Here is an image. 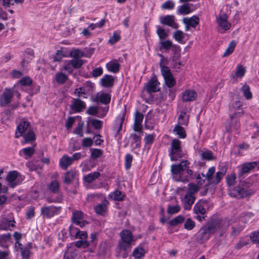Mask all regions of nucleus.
I'll return each mask as SVG.
<instances>
[{"label":"nucleus","instance_id":"nucleus-19","mask_svg":"<svg viewBox=\"0 0 259 259\" xmlns=\"http://www.w3.org/2000/svg\"><path fill=\"white\" fill-rule=\"evenodd\" d=\"M197 94L194 90H188L182 94V100L183 102H191L195 100Z\"/></svg>","mask_w":259,"mask_h":259},{"label":"nucleus","instance_id":"nucleus-58","mask_svg":"<svg viewBox=\"0 0 259 259\" xmlns=\"http://www.w3.org/2000/svg\"><path fill=\"white\" fill-rule=\"evenodd\" d=\"M32 82V79L27 76L22 78L19 80V83L23 86H29Z\"/></svg>","mask_w":259,"mask_h":259},{"label":"nucleus","instance_id":"nucleus-35","mask_svg":"<svg viewBox=\"0 0 259 259\" xmlns=\"http://www.w3.org/2000/svg\"><path fill=\"white\" fill-rule=\"evenodd\" d=\"M160 47L159 48V49L160 50H165L166 51L171 49V48L175 45L172 44V41L170 40L161 41L160 42Z\"/></svg>","mask_w":259,"mask_h":259},{"label":"nucleus","instance_id":"nucleus-33","mask_svg":"<svg viewBox=\"0 0 259 259\" xmlns=\"http://www.w3.org/2000/svg\"><path fill=\"white\" fill-rule=\"evenodd\" d=\"M236 46V43L235 41L234 40H232L223 54V57H225L232 54Z\"/></svg>","mask_w":259,"mask_h":259},{"label":"nucleus","instance_id":"nucleus-31","mask_svg":"<svg viewBox=\"0 0 259 259\" xmlns=\"http://www.w3.org/2000/svg\"><path fill=\"white\" fill-rule=\"evenodd\" d=\"M185 33L181 30L176 31L173 34L174 38L179 43L184 44V38H185Z\"/></svg>","mask_w":259,"mask_h":259},{"label":"nucleus","instance_id":"nucleus-17","mask_svg":"<svg viewBox=\"0 0 259 259\" xmlns=\"http://www.w3.org/2000/svg\"><path fill=\"white\" fill-rule=\"evenodd\" d=\"M256 165L257 163L255 161L242 164L238 173V177H242L244 174L248 173L250 170L255 168Z\"/></svg>","mask_w":259,"mask_h":259},{"label":"nucleus","instance_id":"nucleus-7","mask_svg":"<svg viewBox=\"0 0 259 259\" xmlns=\"http://www.w3.org/2000/svg\"><path fill=\"white\" fill-rule=\"evenodd\" d=\"M227 19L228 16L225 13L220 14L219 17L217 19L218 30L220 33H223L230 28L231 24L228 22Z\"/></svg>","mask_w":259,"mask_h":259},{"label":"nucleus","instance_id":"nucleus-57","mask_svg":"<svg viewBox=\"0 0 259 259\" xmlns=\"http://www.w3.org/2000/svg\"><path fill=\"white\" fill-rule=\"evenodd\" d=\"M75 245L78 248H87L90 245V242L86 240H80L75 242Z\"/></svg>","mask_w":259,"mask_h":259},{"label":"nucleus","instance_id":"nucleus-5","mask_svg":"<svg viewBox=\"0 0 259 259\" xmlns=\"http://www.w3.org/2000/svg\"><path fill=\"white\" fill-rule=\"evenodd\" d=\"M181 144V141L178 139L171 141L169 150V156L171 161H177L184 156Z\"/></svg>","mask_w":259,"mask_h":259},{"label":"nucleus","instance_id":"nucleus-13","mask_svg":"<svg viewBox=\"0 0 259 259\" xmlns=\"http://www.w3.org/2000/svg\"><path fill=\"white\" fill-rule=\"evenodd\" d=\"M70 108L73 112H80L85 108V103L79 99H73L71 101Z\"/></svg>","mask_w":259,"mask_h":259},{"label":"nucleus","instance_id":"nucleus-53","mask_svg":"<svg viewBox=\"0 0 259 259\" xmlns=\"http://www.w3.org/2000/svg\"><path fill=\"white\" fill-rule=\"evenodd\" d=\"M195 226V223L190 218H188L184 224V228L187 230H192Z\"/></svg>","mask_w":259,"mask_h":259},{"label":"nucleus","instance_id":"nucleus-38","mask_svg":"<svg viewBox=\"0 0 259 259\" xmlns=\"http://www.w3.org/2000/svg\"><path fill=\"white\" fill-rule=\"evenodd\" d=\"M70 61L72 64V66L75 69L80 68L84 62L83 60L80 58H73Z\"/></svg>","mask_w":259,"mask_h":259},{"label":"nucleus","instance_id":"nucleus-2","mask_svg":"<svg viewBox=\"0 0 259 259\" xmlns=\"http://www.w3.org/2000/svg\"><path fill=\"white\" fill-rule=\"evenodd\" d=\"M190 162L185 160L179 164L171 165V171L175 181L184 183L189 181L193 174V170L190 168Z\"/></svg>","mask_w":259,"mask_h":259},{"label":"nucleus","instance_id":"nucleus-48","mask_svg":"<svg viewBox=\"0 0 259 259\" xmlns=\"http://www.w3.org/2000/svg\"><path fill=\"white\" fill-rule=\"evenodd\" d=\"M215 172V168L214 167H211L209 168L206 173V174L205 175L203 173H201V175L203 177H205L206 179L207 180L209 183L210 182L212 176Z\"/></svg>","mask_w":259,"mask_h":259},{"label":"nucleus","instance_id":"nucleus-24","mask_svg":"<svg viewBox=\"0 0 259 259\" xmlns=\"http://www.w3.org/2000/svg\"><path fill=\"white\" fill-rule=\"evenodd\" d=\"M18 174L17 171L14 170L10 171L7 177V180L9 182L10 186L12 188H14L18 185V183L16 182Z\"/></svg>","mask_w":259,"mask_h":259},{"label":"nucleus","instance_id":"nucleus-16","mask_svg":"<svg viewBox=\"0 0 259 259\" xmlns=\"http://www.w3.org/2000/svg\"><path fill=\"white\" fill-rule=\"evenodd\" d=\"M159 83L156 78H152L147 82L145 89L148 93L156 92L160 90Z\"/></svg>","mask_w":259,"mask_h":259},{"label":"nucleus","instance_id":"nucleus-22","mask_svg":"<svg viewBox=\"0 0 259 259\" xmlns=\"http://www.w3.org/2000/svg\"><path fill=\"white\" fill-rule=\"evenodd\" d=\"M171 52L172 53L171 59L172 61H175L176 63H178L179 65H181V62L180 61L181 58V48L180 46L175 45L171 48Z\"/></svg>","mask_w":259,"mask_h":259},{"label":"nucleus","instance_id":"nucleus-45","mask_svg":"<svg viewBox=\"0 0 259 259\" xmlns=\"http://www.w3.org/2000/svg\"><path fill=\"white\" fill-rule=\"evenodd\" d=\"M191 11L188 4H183L178 9V12L182 15H187L191 13Z\"/></svg>","mask_w":259,"mask_h":259},{"label":"nucleus","instance_id":"nucleus-10","mask_svg":"<svg viewBox=\"0 0 259 259\" xmlns=\"http://www.w3.org/2000/svg\"><path fill=\"white\" fill-rule=\"evenodd\" d=\"M83 218L84 214L81 211L75 210L72 213L71 221L73 223L82 227L88 224L87 221L83 220Z\"/></svg>","mask_w":259,"mask_h":259},{"label":"nucleus","instance_id":"nucleus-49","mask_svg":"<svg viewBox=\"0 0 259 259\" xmlns=\"http://www.w3.org/2000/svg\"><path fill=\"white\" fill-rule=\"evenodd\" d=\"M227 183L229 187H233L236 182V175L234 173L229 175L226 177Z\"/></svg>","mask_w":259,"mask_h":259},{"label":"nucleus","instance_id":"nucleus-21","mask_svg":"<svg viewBox=\"0 0 259 259\" xmlns=\"http://www.w3.org/2000/svg\"><path fill=\"white\" fill-rule=\"evenodd\" d=\"M14 220H10L6 218L0 220V230H7L10 227H15Z\"/></svg>","mask_w":259,"mask_h":259},{"label":"nucleus","instance_id":"nucleus-26","mask_svg":"<svg viewBox=\"0 0 259 259\" xmlns=\"http://www.w3.org/2000/svg\"><path fill=\"white\" fill-rule=\"evenodd\" d=\"M11 235L7 233L0 235V246L7 248L11 243Z\"/></svg>","mask_w":259,"mask_h":259},{"label":"nucleus","instance_id":"nucleus-9","mask_svg":"<svg viewBox=\"0 0 259 259\" xmlns=\"http://www.w3.org/2000/svg\"><path fill=\"white\" fill-rule=\"evenodd\" d=\"M60 209V207H56L54 205L43 206L40 209V212L43 218H51L58 214Z\"/></svg>","mask_w":259,"mask_h":259},{"label":"nucleus","instance_id":"nucleus-15","mask_svg":"<svg viewBox=\"0 0 259 259\" xmlns=\"http://www.w3.org/2000/svg\"><path fill=\"white\" fill-rule=\"evenodd\" d=\"M143 118V114L137 110L135 113L134 124L133 127L135 132H141L142 131V123Z\"/></svg>","mask_w":259,"mask_h":259},{"label":"nucleus","instance_id":"nucleus-47","mask_svg":"<svg viewBox=\"0 0 259 259\" xmlns=\"http://www.w3.org/2000/svg\"><path fill=\"white\" fill-rule=\"evenodd\" d=\"M185 220V218L182 215H179L174 218L169 222V224L171 226H176L179 224L183 223Z\"/></svg>","mask_w":259,"mask_h":259},{"label":"nucleus","instance_id":"nucleus-51","mask_svg":"<svg viewBox=\"0 0 259 259\" xmlns=\"http://www.w3.org/2000/svg\"><path fill=\"white\" fill-rule=\"evenodd\" d=\"M31 252L30 249L25 247L23 249H21V255L22 257L21 259H30L31 256Z\"/></svg>","mask_w":259,"mask_h":259},{"label":"nucleus","instance_id":"nucleus-30","mask_svg":"<svg viewBox=\"0 0 259 259\" xmlns=\"http://www.w3.org/2000/svg\"><path fill=\"white\" fill-rule=\"evenodd\" d=\"M159 66L161 68V72L163 78L171 76L172 74L170 69L162 63V59H161L159 62Z\"/></svg>","mask_w":259,"mask_h":259},{"label":"nucleus","instance_id":"nucleus-64","mask_svg":"<svg viewBox=\"0 0 259 259\" xmlns=\"http://www.w3.org/2000/svg\"><path fill=\"white\" fill-rule=\"evenodd\" d=\"M120 39V36L119 33L116 31L113 32L112 36H111L108 40V42L113 45L117 42Z\"/></svg>","mask_w":259,"mask_h":259},{"label":"nucleus","instance_id":"nucleus-43","mask_svg":"<svg viewBox=\"0 0 259 259\" xmlns=\"http://www.w3.org/2000/svg\"><path fill=\"white\" fill-rule=\"evenodd\" d=\"M74 178V172L73 171H69L65 173L64 183L66 184L71 183Z\"/></svg>","mask_w":259,"mask_h":259},{"label":"nucleus","instance_id":"nucleus-27","mask_svg":"<svg viewBox=\"0 0 259 259\" xmlns=\"http://www.w3.org/2000/svg\"><path fill=\"white\" fill-rule=\"evenodd\" d=\"M195 200V197L194 195L186 193L184 198L185 208L186 209H190L192 205L194 203Z\"/></svg>","mask_w":259,"mask_h":259},{"label":"nucleus","instance_id":"nucleus-50","mask_svg":"<svg viewBox=\"0 0 259 259\" xmlns=\"http://www.w3.org/2000/svg\"><path fill=\"white\" fill-rule=\"evenodd\" d=\"M124 113H123L122 116L120 118L118 122L116 123L114 127V130L116 132V134H118L119 132L121 130L122 124L124 120Z\"/></svg>","mask_w":259,"mask_h":259},{"label":"nucleus","instance_id":"nucleus-32","mask_svg":"<svg viewBox=\"0 0 259 259\" xmlns=\"http://www.w3.org/2000/svg\"><path fill=\"white\" fill-rule=\"evenodd\" d=\"M100 175V174L98 171H95L94 172H92L91 174H89L87 175H86L84 177V180L85 182L91 183H92L94 180L97 179Z\"/></svg>","mask_w":259,"mask_h":259},{"label":"nucleus","instance_id":"nucleus-6","mask_svg":"<svg viewBox=\"0 0 259 259\" xmlns=\"http://www.w3.org/2000/svg\"><path fill=\"white\" fill-rule=\"evenodd\" d=\"M206 204V201L205 200H200L197 202L194 206L193 211L197 214L196 219L201 222L205 220L206 209L204 206Z\"/></svg>","mask_w":259,"mask_h":259},{"label":"nucleus","instance_id":"nucleus-36","mask_svg":"<svg viewBox=\"0 0 259 259\" xmlns=\"http://www.w3.org/2000/svg\"><path fill=\"white\" fill-rule=\"evenodd\" d=\"M106 66L109 71L116 73L119 71L120 65L117 62H110L107 64Z\"/></svg>","mask_w":259,"mask_h":259},{"label":"nucleus","instance_id":"nucleus-12","mask_svg":"<svg viewBox=\"0 0 259 259\" xmlns=\"http://www.w3.org/2000/svg\"><path fill=\"white\" fill-rule=\"evenodd\" d=\"M160 22L161 24L167 25L173 28L177 29L179 25L175 22V17L174 15H166L160 17Z\"/></svg>","mask_w":259,"mask_h":259},{"label":"nucleus","instance_id":"nucleus-46","mask_svg":"<svg viewBox=\"0 0 259 259\" xmlns=\"http://www.w3.org/2000/svg\"><path fill=\"white\" fill-rule=\"evenodd\" d=\"M59 189L60 185L58 181H53L51 182L49 186V189L52 192L57 193L59 192Z\"/></svg>","mask_w":259,"mask_h":259},{"label":"nucleus","instance_id":"nucleus-60","mask_svg":"<svg viewBox=\"0 0 259 259\" xmlns=\"http://www.w3.org/2000/svg\"><path fill=\"white\" fill-rule=\"evenodd\" d=\"M250 238L254 244L259 243V231H254L251 233Z\"/></svg>","mask_w":259,"mask_h":259},{"label":"nucleus","instance_id":"nucleus-23","mask_svg":"<svg viewBox=\"0 0 259 259\" xmlns=\"http://www.w3.org/2000/svg\"><path fill=\"white\" fill-rule=\"evenodd\" d=\"M101 85L105 88H110L113 85L114 78L112 75H105L100 80Z\"/></svg>","mask_w":259,"mask_h":259},{"label":"nucleus","instance_id":"nucleus-40","mask_svg":"<svg viewBox=\"0 0 259 259\" xmlns=\"http://www.w3.org/2000/svg\"><path fill=\"white\" fill-rule=\"evenodd\" d=\"M241 91L246 99L249 100L252 98V93H251L250 88L248 85H243L241 88Z\"/></svg>","mask_w":259,"mask_h":259},{"label":"nucleus","instance_id":"nucleus-62","mask_svg":"<svg viewBox=\"0 0 259 259\" xmlns=\"http://www.w3.org/2000/svg\"><path fill=\"white\" fill-rule=\"evenodd\" d=\"M22 151L26 156L30 157L34 153L35 149L32 147L23 148Z\"/></svg>","mask_w":259,"mask_h":259},{"label":"nucleus","instance_id":"nucleus-14","mask_svg":"<svg viewBox=\"0 0 259 259\" xmlns=\"http://www.w3.org/2000/svg\"><path fill=\"white\" fill-rule=\"evenodd\" d=\"M13 97V92L10 89H6L0 97V105L5 106L9 104Z\"/></svg>","mask_w":259,"mask_h":259},{"label":"nucleus","instance_id":"nucleus-25","mask_svg":"<svg viewBox=\"0 0 259 259\" xmlns=\"http://www.w3.org/2000/svg\"><path fill=\"white\" fill-rule=\"evenodd\" d=\"M72 163L71 158L65 155L60 159L59 165L62 169L66 170Z\"/></svg>","mask_w":259,"mask_h":259},{"label":"nucleus","instance_id":"nucleus-63","mask_svg":"<svg viewBox=\"0 0 259 259\" xmlns=\"http://www.w3.org/2000/svg\"><path fill=\"white\" fill-rule=\"evenodd\" d=\"M133 160V156L130 154H127L125 157V167L126 169H128L132 165Z\"/></svg>","mask_w":259,"mask_h":259},{"label":"nucleus","instance_id":"nucleus-41","mask_svg":"<svg viewBox=\"0 0 259 259\" xmlns=\"http://www.w3.org/2000/svg\"><path fill=\"white\" fill-rule=\"evenodd\" d=\"M67 79V75L62 72H59L56 74V80L59 83L63 84Z\"/></svg>","mask_w":259,"mask_h":259},{"label":"nucleus","instance_id":"nucleus-59","mask_svg":"<svg viewBox=\"0 0 259 259\" xmlns=\"http://www.w3.org/2000/svg\"><path fill=\"white\" fill-rule=\"evenodd\" d=\"M175 3L172 1H167L161 5L163 10H172L174 8Z\"/></svg>","mask_w":259,"mask_h":259},{"label":"nucleus","instance_id":"nucleus-42","mask_svg":"<svg viewBox=\"0 0 259 259\" xmlns=\"http://www.w3.org/2000/svg\"><path fill=\"white\" fill-rule=\"evenodd\" d=\"M124 194L120 191L116 190L112 194V198L116 201H122L124 198Z\"/></svg>","mask_w":259,"mask_h":259},{"label":"nucleus","instance_id":"nucleus-54","mask_svg":"<svg viewBox=\"0 0 259 259\" xmlns=\"http://www.w3.org/2000/svg\"><path fill=\"white\" fill-rule=\"evenodd\" d=\"M164 79L165 84L169 88H172L176 84V82L172 75Z\"/></svg>","mask_w":259,"mask_h":259},{"label":"nucleus","instance_id":"nucleus-11","mask_svg":"<svg viewBox=\"0 0 259 259\" xmlns=\"http://www.w3.org/2000/svg\"><path fill=\"white\" fill-rule=\"evenodd\" d=\"M137 133H133L130 135V138L131 139V147L133 149L140 148L141 143V137L143 135V132L141 131V132H137Z\"/></svg>","mask_w":259,"mask_h":259},{"label":"nucleus","instance_id":"nucleus-37","mask_svg":"<svg viewBox=\"0 0 259 259\" xmlns=\"http://www.w3.org/2000/svg\"><path fill=\"white\" fill-rule=\"evenodd\" d=\"M145 251L143 247H137L136 248L133 252V256L136 258H141L144 256Z\"/></svg>","mask_w":259,"mask_h":259},{"label":"nucleus","instance_id":"nucleus-18","mask_svg":"<svg viewBox=\"0 0 259 259\" xmlns=\"http://www.w3.org/2000/svg\"><path fill=\"white\" fill-rule=\"evenodd\" d=\"M29 126V122L23 121H22L17 126L15 133V138H18L23 136V134L26 132Z\"/></svg>","mask_w":259,"mask_h":259},{"label":"nucleus","instance_id":"nucleus-34","mask_svg":"<svg viewBox=\"0 0 259 259\" xmlns=\"http://www.w3.org/2000/svg\"><path fill=\"white\" fill-rule=\"evenodd\" d=\"M24 142L23 143H29L35 139V135L33 131L28 130L27 133L23 136Z\"/></svg>","mask_w":259,"mask_h":259},{"label":"nucleus","instance_id":"nucleus-29","mask_svg":"<svg viewBox=\"0 0 259 259\" xmlns=\"http://www.w3.org/2000/svg\"><path fill=\"white\" fill-rule=\"evenodd\" d=\"M173 132L181 139H185L187 136L184 127L181 126L180 124H177L175 125Z\"/></svg>","mask_w":259,"mask_h":259},{"label":"nucleus","instance_id":"nucleus-1","mask_svg":"<svg viewBox=\"0 0 259 259\" xmlns=\"http://www.w3.org/2000/svg\"><path fill=\"white\" fill-rule=\"evenodd\" d=\"M227 226L225 220L216 216H213L203 225L198 232L196 239L200 243L207 241L210 235L218 231L225 229Z\"/></svg>","mask_w":259,"mask_h":259},{"label":"nucleus","instance_id":"nucleus-4","mask_svg":"<svg viewBox=\"0 0 259 259\" xmlns=\"http://www.w3.org/2000/svg\"><path fill=\"white\" fill-rule=\"evenodd\" d=\"M120 240L118 242V248L120 251L130 252L135 239L131 231L124 230L120 233Z\"/></svg>","mask_w":259,"mask_h":259},{"label":"nucleus","instance_id":"nucleus-3","mask_svg":"<svg viewBox=\"0 0 259 259\" xmlns=\"http://www.w3.org/2000/svg\"><path fill=\"white\" fill-rule=\"evenodd\" d=\"M251 184L245 181H240L238 185L229 189V195L232 197L244 198L252 195L255 191L250 188Z\"/></svg>","mask_w":259,"mask_h":259},{"label":"nucleus","instance_id":"nucleus-28","mask_svg":"<svg viewBox=\"0 0 259 259\" xmlns=\"http://www.w3.org/2000/svg\"><path fill=\"white\" fill-rule=\"evenodd\" d=\"M183 22L185 25H188L191 26V27H195L199 23V18L197 16H193L190 18H183Z\"/></svg>","mask_w":259,"mask_h":259},{"label":"nucleus","instance_id":"nucleus-52","mask_svg":"<svg viewBox=\"0 0 259 259\" xmlns=\"http://www.w3.org/2000/svg\"><path fill=\"white\" fill-rule=\"evenodd\" d=\"M70 56L73 58H79L84 56V53L79 49H75L70 52Z\"/></svg>","mask_w":259,"mask_h":259},{"label":"nucleus","instance_id":"nucleus-20","mask_svg":"<svg viewBox=\"0 0 259 259\" xmlns=\"http://www.w3.org/2000/svg\"><path fill=\"white\" fill-rule=\"evenodd\" d=\"M242 106L241 103L239 101H236L233 102L231 105H230V110L232 112L235 111L232 114L230 115V118L232 119L237 114L242 113V110H240L239 108Z\"/></svg>","mask_w":259,"mask_h":259},{"label":"nucleus","instance_id":"nucleus-55","mask_svg":"<svg viewBox=\"0 0 259 259\" xmlns=\"http://www.w3.org/2000/svg\"><path fill=\"white\" fill-rule=\"evenodd\" d=\"M106 205L105 204H100L95 207L96 212L99 214H102L106 210Z\"/></svg>","mask_w":259,"mask_h":259},{"label":"nucleus","instance_id":"nucleus-8","mask_svg":"<svg viewBox=\"0 0 259 259\" xmlns=\"http://www.w3.org/2000/svg\"><path fill=\"white\" fill-rule=\"evenodd\" d=\"M91 99L93 102L97 104L101 103L107 105L110 102L111 97L107 93L100 92L97 93L95 95L93 96Z\"/></svg>","mask_w":259,"mask_h":259},{"label":"nucleus","instance_id":"nucleus-61","mask_svg":"<svg viewBox=\"0 0 259 259\" xmlns=\"http://www.w3.org/2000/svg\"><path fill=\"white\" fill-rule=\"evenodd\" d=\"M200 156L202 159L207 160L213 159L212 153L210 151H206L203 152L200 154Z\"/></svg>","mask_w":259,"mask_h":259},{"label":"nucleus","instance_id":"nucleus-44","mask_svg":"<svg viewBox=\"0 0 259 259\" xmlns=\"http://www.w3.org/2000/svg\"><path fill=\"white\" fill-rule=\"evenodd\" d=\"M92 158L95 159L102 156L103 154V150L100 149H91Z\"/></svg>","mask_w":259,"mask_h":259},{"label":"nucleus","instance_id":"nucleus-56","mask_svg":"<svg viewBox=\"0 0 259 259\" xmlns=\"http://www.w3.org/2000/svg\"><path fill=\"white\" fill-rule=\"evenodd\" d=\"M180 210V207L178 205L175 206L168 205L167 211L169 214H174L178 213Z\"/></svg>","mask_w":259,"mask_h":259},{"label":"nucleus","instance_id":"nucleus-39","mask_svg":"<svg viewBox=\"0 0 259 259\" xmlns=\"http://www.w3.org/2000/svg\"><path fill=\"white\" fill-rule=\"evenodd\" d=\"M188 191L187 193L189 194L192 195H194V194L197 193L199 190V187L194 183H190L188 185Z\"/></svg>","mask_w":259,"mask_h":259}]
</instances>
